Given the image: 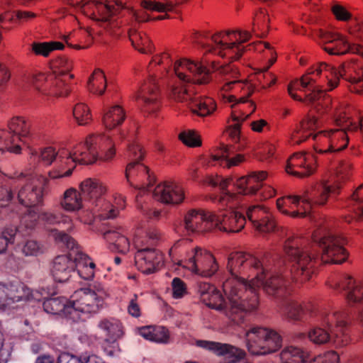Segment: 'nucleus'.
Segmentation results:
<instances>
[{
	"label": "nucleus",
	"instance_id": "obj_1",
	"mask_svg": "<svg viewBox=\"0 0 363 363\" xmlns=\"http://www.w3.org/2000/svg\"><path fill=\"white\" fill-rule=\"evenodd\" d=\"M257 260L246 253L235 252L229 255L228 274L224 277L223 291L225 298L214 286L202 292L201 301L209 308L220 311L235 325L244 323L246 315L257 309L259 299L253 287L247 289L240 274L251 273L256 269Z\"/></svg>",
	"mask_w": 363,
	"mask_h": 363
},
{
	"label": "nucleus",
	"instance_id": "obj_2",
	"mask_svg": "<svg viewBox=\"0 0 363 363\" xmlns=\"http://www.w3.org/2000/svg\"><path fill=\"white\" fill-rule=\"evenodd\" d=\"M172 60L168 52L155 55L150 62L149 76L140 86L136 93V101L144 113L152 114L161 106L160 92L157 79L168 76L171 72Z\"/></svg>",
	"mask_w": 363,
	"mask_h": 363
},
{
	"label": "nucleus",
	"instance_id": "obj_3",
	"mask_svg": "<svg viewBox=\"0 0 363 363\" xmlns=\"http://www.w3.org/2000/svg\"><path fill=\"white\" fill-rule=\"evenodd\" d=\"M72 69V62L60 57L53 62L51 72L33 74L31 84L38 95L43 97H67L71 92L69 83L73 77L70 74Z\"/></svg>",
	"mask_w": 363,
	"mask_h": 363
},
{
	"label": "nucleus",
	"instance_id": "obj_4",
	"mask_svg": "<svg viewBox=\"0 0 363 363\" xmlns=\"http://www.w3.org/2000/svg\"><path fill=\"white\" fill-rule=\"evenodd\" d=\"M216 62H212V67L220 75L218 86L221 91L220 95L225 102L232 103L233 110L242 109L246 111L245 106L252 109L247 99L254 91V87L247 80L240 79V73L238 69L232 65L228 64L216 67Z\"/></svg>",
	"mask_w": 363,
	"mask_h": 363
},
{
	"label": "nucleus",
	"instance_id": "obj_5",
	"mask_svg": "<svg viewBox=\"0 0 363 363\" xmlns=\"http://www.w3.org/2000/svg\"><path fill=\"white\" fill-rule=\"evenodd\" d=\"M303 240L298 235H289L285 242L286 254L294 262L292 267L293 279L300 283L308 281L315 273L317 254L311 247L303 245Z\"/></svg>",
	"mask_w": 363,
	"mask_h": 363
},
{
	"label": "nucleus",
	"instance_id": "obj_6",
	"mask_svg": "<svg viewBox=\"0 0 363 363\" xmlns=\"http://www.w3.org/2000/svg\"><path fill=\"white\" fill-rule=\"evenodd\" d=\"M257 260L256 269L248 274H240L245 279L247 289L253 287L257 294V288L262 286L264 291L269 296L276 299L286 298L291 293L289 282L282 275L276 274L266 279V273L268 272L267 266L256 257L247 253ZM258 297V296H257Z\"/></svg>",
	"mask_w": 363,
	"mask_h": 363
},
{
	"label": "nucleus",
	"instance_id": "obj_7",
	"mask_svg": "<svg viewBox=\"0 0 363 363\" xmlns=\"http://www.w3.org/2000/svg\"><path fill=\"white\" fill-rule=\"evenodd\" d=\"M337 69L325 62L318 63L310 67L306 73L299 80L291 82L288 86V92L294 100H301V98L294 89H305L324 88L325 84L328 85L324 91H332L338 85Z\"/></svg>",
	"mask_w": 363,
	"mask_h": 363
},
{
	"label": "nucleus",
	"instance_id": "obj_8",
	"mask_svg": "<svg viewBox=\"0 0 363 363\" xmlns=\"http://www.w3.org/2000/svg\"><path fill=\"white\" fill-rule=\"evenodd\" d=\"M250 37L251 35L247 31L220 32L211 35V44H208L204 48L206 52L237 60L245 51L243 43L249 40Z\"/></svg>",
	"mask_w": 363,
	"mask_h": 363
},
{
	"label": "nucleus",
	"instance_id": "obj_9",
	"mask_svg": "<svg viewBox=\"0 0 363 363\" xmlns=\"http://www.w3.org/2000/svg\"><path fill=\"white\" fill-rule=\"evenodd\" d=\"M29 121L22 116L11 118L8 122L9 131L0 133V149L20 153L23 145H28L35 139Z\"/></svg>",
	"mask_w": 363,
	"mask_h": 363
},
{
	"label": "nucleus",
	"instance_id": "obj_10",
	"mask_svg": "<svg viewBox=\"0 0 363 363\" xmlns=\"http://www.w3.org/2000/svg\"><path fill=\"white\" fill-rule=\"evenodd\" d=\"M17 179L23 183L17 193L19 203L27 208L41 206L47 194L48 179L33 172H24Z\"/></svg>",
	"mask_w": 363,
	"mask_h": 363
},
{
	"label": "nucleus",
	"instance_id": "obj_11",
	"mask_svg": "<svg viewBox=\"0 0 363 363\" xmlns=\"http://www.w3.org/2000/svg\"><path fill=\"white\" fill-rule=\"evenodd\" d=\"M123 7L121 0L108 1L106 4L97 1H87L80 5L79 11L86 17L98 21L105 30L112 33L120 26V23L114 16L118 14Z\"/></svg>",
	"mask_w": 363,
	"mask_h": 363
},
{
	"label": "nucleus",
	"instance_id": "obj_12",
	"mask_svg": "<svg viewBox=\"0 0 363 363\" xmlns=\"http://www.w3.org/2000/svg\"><path fill=\"white\" fill-rule=\"evenodd\" d=\"M108 296L106 290L100 284H95L88 288L81 289L74 292L72 301V313L76 320L79 318L78 313H96L103 306Z\"/></svg>",
	"mask_w": 363,
	"mask_h": 363
},
{
	"label": "nucleus",
	"instance_id": "obj_13",
	"mask_svg": "<svg viewBox=\"0 0 363 363\" xmlns=\"http://www.w3.org/2000/svg\"><path fill=\"white\" fill-rule=\"evenodd\" d=\"M248 351L255 355L267 354L277 351L281 346V336L274 330L253 327L245 333Z\"/></svg>",
	"mask_w": 363,
	"mask_h": 363
},
{
	"label": "nucleus",
	"instance_id": "obj_14",
	"mask_svg": "<svg viewBox=\"0 0 363 363\" xmlns=\"http://www.w3.org/2000/svg\"><path fill=\"white\" fill-rule=\"evenodd\" d=\"M312 240L321 249L323 262L341 264L347 258L348 254L343 247L345 241L341 237L318 229L313 232Z\"/></svg>",
	"mask_w": 363,
	"mask_h": 363
},
{
	"label": "nucleus",
	"instance_id": "obj_15",
	"mask_svg": "<svg viewBox=\"0 0 363 363\" xmlns=\"http://www.w3.org/2000/svg\"><path fill=\"white\" fill-rule=\"evenodd\" d=\"M172 261L203 277L213 276L218 269V265L213 255L199 247L193 249L184 259H179L173 257Z\"/></svg>",
	"mask_w": 363,
	"mask_h": 363
},
{
	"label": "nucleus",
	"instance_id": "obj_16",
	"mask_svg": "<svg viewBox=\"0 0 363 363\" xmlns=\"http://www.w3.org/2000/svg\"><path fill=\"white\" fill-rule=\"evenodd\" d=\"M323 49L330 55H340L347 52L357 54L363 57V47L359 44H351L343 36L332 33L323 29L315 31Z\"/></svg>",
	"mask_w": 363,
	"mask_h": 363
},
{
	"label": "nucleus",
	"instance_id": "obj_17",
	"mask_svg": "<svg viewBox=\"0 0 363 363\" xmlns=\"http://www.w3.org/2000/svg\"><path fill=\"white\" fill-rule=\"evenodd\" d=\"M279 313L289 321L306 322L318 315V306L312 302L299 303L294 299L283 301Z\"/></svg>",
	"mask_w": 363,
	"mask_h": 363
},
{
	"label": "nucleus",
	"instance_id": "obj_18",
	"mask_svg": "<svg viewBox=\"0 0 363 363\" xmlns=\"http://www.w3.org/2000/svg\"><path fill=\"white\" fill-rule=\"evenodd\" d=\"M173 72L181 81L187 84H207L210 80L208 71L205 67L187 59L176 61Z\"/></svg>",
	"mask_w": 363,
	"mask_h": 363
},
{
	"label": "nucleus",
	"instance_id": "obj_19",
	"mask_svg": "<svg viewBox=\"0 0 363 363\" xmlns=\"http://www.w3.org/2000/svg\"><path fill=\"white\" fill-rule=\"evenodd\" d=\"M338 80L340 77L348 82L350 91L356 94L363 92V62L357 59H351L343 62L337 69Z\"/></svg>",
	"mask_w": 363,
	"mask_h": 363
},
{
	"label": "nucleus",
	"instance_id": "obj_20",
	"mask_svg": "<svg viewBox=\"0 0 363 363\" xmlns=\"http://www.w3.org/2000/svg\"><path fill=\"white\" fill-rule=\"evenodd\" d=\"M245 224V216L239 212L233 211L213 212V230L235 233L241 231Z\"/></svg>",
	"mask_w": 363,
	"mask_h": 363
},
{
	"label": "nucleus",
	"instance_id": "obj_21",
	"mask_svg": "<svg viewBox=\"0 0 363 363\" xmlns=\"http://www.w3.org/2000/svg\"><path fill=\"white\" fill-rule=\"evenodd\" d=\"M31 296V290L23 282L0 283L1 309H5L15 302L28 300Z\"/></svg>",
	"mask_w": 363,
	"mask_h": 363
},
{
	"label": "nucleus",
	"instance_id": "obj_22",
	"mask_svg": "<svg viewBox=\"0 0 363 363\" xmlns=\"http://www.w3.org/2000/svg\"><path fill=\"white\" fill-rule=\"evenodd\" d=\"M315 164L316 160L313 155L296 152L288 159L286 172L299 178L308 177L314 172Z\"/></svg>",
	"mask_w": 363,
	"mask_h": 363
},
{
	"label": "nucleus",
	"instance_id": "obj_23",
	"mask_svg": "<svg viewBox=\"0 0 363 363\" xmlns=\"http://www.w3.org/2000/svg\"><path fill=\"white\" fill-rule=\"evenodd\" d=\"M213 211L204 209H191L184 217L186 230L191 233H203L213 230Z\"/></svg>",
	"mask_w": 363,
	"mask_h": 363
},
{
	"label": "nucleus",
	"instance_id": "obj_24",
	"mask_svg": "<svg viewBox=\"0 0 363 363\" xmlns=\"http://www.w3.org/2000/svg\"><path fill=\"white\" fill-rule=\"evenodd\" d=\"M125 178L130 186L138 189H147L155 182L154 177L149 174L148 167L138 161L128 163Z\"/></svg>",
	"mask_w": 363,
	"mask_h": 363
},
{
	"label": "nucleus",
	"instance_id": "obj_25",
	"mask_svg": "<svg viewBox=\"0 0 363 363\" xmlns=\"http://www.w3.org/2000/svg\"><path fill=\"white\" fill-rule=\"evenodd\" d=\"M246 216L255 230L269 233L275 228V221L268 209L263 205H252L247 208Z\"/></svg>",
	"mask_w": 363,
	"mask_h": 363
},
{
	"label": "nucleus",
	"instance_id": "obj_26",
	"mask_svg": "<svg viewBox=\"0 0 363 363\" xmlns=\"http://www.w3.org/2000/svg\"><path fill=\"white\" fill-rule=\"evenodd\" d=\"M134 259L137 269L146 274L155 273L163 265V255L155 248L136 251Z\"/></svg>",
	"mask_w": 363,
	"mask_h": 363
},
{
	"label": "nucleus",
	"instance_id": "obj_27",
	"mask_svg": "<svg viewBox=\"0 0 363 363\" xmlns=\"http://www.w3.org/2000/svg\"><path fill=\"white\" fill-rule=\"evenodd\" d=\"M79 189L89 208L97 206L107 191L106 186L95 178H86L79 184Z\"/></svg>",
	"mask_w": 363,
	"mask_h": 363
},
{
	"label": "nucleus",
	"instance_id": "obj_28",
	"mask_svg": "<svg viewBox=\"0 0 363 363\" xmlns=\"http://www.w3.org/2000/svg\"><path fill=\"white\" fill-rule=\"evenodd\" d=\"M155 200L167 204H179L184 199V191L182 186L172 182H164L154 189Z\"/></svg>",
	"mask_w": 363,
	"mask_h": 363
},
{
	"label": "nucleus",
	"instance_id": "obj_29",
	"mask_svg": "<svg viewBox=\"0 0 363 363\" xmlns=\"http://www.w3.org/2000/svg\"><path fill=\"white\" fill-rule=\"evenodd\" d=\"M72 155L69 150L63 148L58 150L55 165L48 172L49 179H60L70 177L72 175L77 164Z\"/></svg>",
	"mask_w": 363,
	"mask_h": 363
},
{
	"label": "nucleus",
	"instance_id": "obj_30",
	"mask_svg": "<svg viewBox=\"0 0 363 363\" xmlns=\"http://www.w3.org/2000/svg\"><path fill=\"white\" fill-rule=\"evenodd\" d=\"M185 0L172 1L165 0L164 1H156L155 0H143L141 2L143 9L138 11L131 10L130 14L133 16L137 23H143L149 21L150 16L145 10L155 11L158 12H166L172 11L176 4H182Z\"/></svg>",
	"mask_w": 363,
	"mask_h": 363
},
{
	"label": "nucleus",
	"instance_id": "obj_31",
	"mask_svg": "<svg viewBox=\"0 0 363 363\" xmlns=\"http://www.w3.org/2000/svg\"><path fill=\"white\" fill-rule=\"evenodd\" d=\"M340 189V185H333L328 182H324L302 196V203L305 207H307V203H310L311 210L313 205H324L330 196L339 193Z\"/></svg>",
	"mask_w": 363,
	"mask_h": 363
},
{
	"label": "nucleus",
	"instance_id": "obj_32",
	"mask_svg": "<svg viewBox=\"0 0 363 363\" xmlns=\"http://www.w3.org/2000/svg\"><path fill=\"white\" fill-rule=\"evenodd\" d=\"M302 201V196H288L278 199L277 200V208L283 214L289 216L292 218H303L308 216L311 212V205L307 203L306 206L303 203L297 211L293 209L298 206L299 202Z\"/></svg>",
	"mask_w": 363,
	"mask_h": 363
},
{
	"label": "nucleus",
	"instance_id": "obj_33",
	"mask_svg": "<svg viewBox=\"0 0 363 363\" xmlns=\"http://www.w3.org/2000/svg\"><path fill=\"white\" fill-rule=\"evenodd\" d=\"M75 267V262L69 255H58L51 263L50 272L55 281L66 282L71 277Z\"/></svg>",
	"mask_w": 363,
	"mask_h": 363
},
{
	"label": "nucleus",
	"instance_id": "obj_34",
	"mask_svg": "<svg viewBox=\"0 0 363 363\" xmlns=\"http://www.w3.org/2000/svg\"><path fill=\"white\" fill-rule=\"evenodd\" d=\"M196 345L213 351L218 355H225L229 357H232L233 358L231 361L232 363L236 362L238 360L244 358L245 356L244 350L228 344L206 340H199L196 342Z\"/></svg>",
	"mask_w": 363,
	"mask_h": 363
},
{
	"label": "nucleus",
	"instance_id": "obj_35",
	"mask_svg": "<svg viewBox=\"0 0 363 363\" xmlns=\"http://www.w3.org/2000/svg\"><path fill=\"white\" fill-rule=\"evenodd\" d=\"M266 171L253 172L246 177L239 178L235 183L239 194L245 195L255 194L262 185V181L267 177Z\"/></svg>",
	"mask_w": 363,
	"mask_h": 363
},
{
	"label": "nucleus",
	"instance_id": "obj_36",
	"mask_svg": "<svg viewBox=\"0 0 363 363\" xmlns=\"http://www.w3.org/2000/svg\"><path fill=\"white\" fill-rule=\"evenodd\" d=\"M351 107L345 102H337L335 105L333 113L334 122L337 125H342L345 123L348 126V130L357 131L359 130L363 135V116L358 123L350 121Z\"/></svg>",
	"mask_w": 363,
	"mask_h": 363
},
{
	"label": "nucleus",
	"instance_id": "obj_37",
	"mask_svg": "<svg viewBox=\"0 0 363 363\" xmlns=\"http://www.w3.org/2000/svg\"><path fill=\"white\" fill-rule=\"evenodd\" d=\"M343 128L330 129L328 130V138L321 137L322 142L326 140L328 142L327 150H331V152H337L345 149L349 143V138L346 133V129L348 130V126L342 125Z\"/></svg>",
	"mask_w": 363,
	"mask_h": 363
},
{
	"label": "nucleus",
	"instance_id": "obj_38",
	"mask_svg": "<svg viewBox=\"0 0 363 363\" xmlns=\"http://www.w3.org/2000/svg\"><path fill=\"white\" fill-rule=\"evenodd\" d=\"M162 235L157 229L144 231L138 229L133 238V245L137 251L154 249V246L161 240Z\"/></svg>",
	"mask_w": 363,
	"mask_h": 363
},
{
	"label": "nucleus",
	"instance_id": "obj_39",
	"mask_svg": "<svg viewBox=\"0 0 363 363\" xmlns=\"http://www.w3.org/2000/svg\"><path fill=\"white\" fill-rule=\"evenodd\" d=\"M45 312L53 315L63 314L71 319L76 320L72 313V301H68L65 297H52L45 300L43 303Z\"/></svg>",
	"mask_w": 363,
	"mask_h": 363
},
{
	"label": "nucleus",
	"instance_id": "obj_40",
	"mask_svg": "<svg viewBox=\"0 0 363 363\" xmlns=\"http://www.w3.org/2000/svg\"><path fill=\"white\" fill-rule=\"evenodd\" d=\"M125 233V228L120 227L107 230L104 233V238L109 243L113 250L125 254L129 251L130 245Z\"/></svg>",
	"mask_w": 363,
	"mask_h": 363
},
{
	"label": "nucleus",
	"instance_id": "obj_41",
	"mask_svg": "<svg viewBox=\"0 0 363 363\" xmlns=\"http://www.w3.org/2000/svg\"><path fill=\"white\" fill-rule=\"evenodd\" d=\"M318 125V118L314 116L308 115L291 134V143L294 145H299L306 140L310 136L313 135V131Z\"/></svg>",
	"mask_w": 363,
	"mask_h": 363
},
{
	"label": "nucleus",
	"instance_id": "obj_42",
	"mask_svg": "<svg viewBox=\"0 0 363 363\" xmlns=\"http://www.w3.org/2000/svg\"><path fill=\"white\" fill-rule=\"evenodd\" d=\"M99 326L105 335L104 344H114L125 333L122 323L116 319H104Z\"/></svg>",
	"mask_w": 363,
	"mask_h": 363
},
{
	"label": "nucleus",
	"instance_id": "obj_43",
	"mask_svg": "<svg viewBox=\"0 0 363 363\" xmlns=\"http://www.w3.org/2000/svg\"><path fill=\"white\" fill-rule=\"evenodd\" d=\"M84 198L80 192L74 187L67 189L60 199L61 207L68 212H75L84 207Z\"/></svg>",
	"mask_w": 363,
	"mask_h": 363
},
{
	"label": "nucleus",
	"instance_id": "obj_44",
	"mask_svg": "<svg viewBox=\"0 0 363 363\" xmlns=\"http://www.w3.org/2000/svg\"><path fill=\"white\" fill-rule=\"evenodd\" d=\"M250 106L252 107V110L250 111H242V109L232 111L231 118L228 123L229 124V134L235 140L239 138L242 122L245 121L256 109V106L254 103H250Z\"/></svg>",
	"mask_w": 363,
	"mask_h": 363
},
{
	"label": "nucleus",
	"instance_id": "obj_45",
	"mask_svg": "<svg viewBox=\"0 0 363 363\" xmlns=\"http://www.w3.org/2000/svg\"><path fill=\"white\" fill-rule=\"evenodd\" d=\"M279 355L281 363H306L310 360L308 351L293 345L285 347Z\"/></svg>",
	"mask_w": 363,
	"mask_h": 363
},
{
	"label": "nucleus",
	"instance_id": "obj_46",
	"mask_svg": "<svg viewBox=\"0 0 363 363\" xmlns=\"http://www.w3.org/2000/svg\"><path fill=\"white\" fill-rule=\"evenodd\" d=\"M125 117V112L123 107L115 105L104 110L102 123L106 129L112 130L121 125Z\"/></svg>",
	"mask_w": 363,
	"mask_h": 363
},
{
	"label": "nucleus",
	"instance_id": "obj_47",
	"mask_svg": "<svg viewBox=\"0 0 363 363\" xmlns=\"http://www.w3.org/2000/svg\"><path fill=\"white\" fill-rule=\"evenodd\" d=\"M120 139L123 140V133L118 135H111L109 134H93L90 135L86 138V142L89 147H91L92 150L96 152L98 155V150L103 151L106 149L110 145H111L114 140Z\"/></svg>",
	"mask_w": 363,
	"mask_h": 363
},
{
	"label": "nucleus",
	"instance_id": "obj_48",
	"mask_svg": "<svg viewBox=\"0 0 363 363\" xmlns=\"http://www.w3.org/2000/svg\"><path fill=\"white\" fill-rule=\"evenodd\" d=\"M229 155L228 147L223 145L217 153L211 155L208 164L216 165L217 162L219 165L230 168L232 166L239 165L244 161V156L242 155L238 154L231 159L228 158Z\"/></svg>",
	"mask_w": 363,
	"mask_h": 363
},
{
	"label": "nucleus",
	"instance_id": "obj_49",
	"mask_svg": "<svg viewBox=\"0 0 363 363\" xmlns=\"http://www.w3.org/2000/svg\"><path fill=\"white\" fill-rule=\"evenodd\" d=\"M128 35L133 46L139 52L144 54H151L154 51V46L145 33L139 32L135 28H130L128 31Z\"/></svg>",
	"mask_w": 363,
	"mask_h": 363
},
{
	"label": "nucleus",
	"instance_id": "obj_50",
	"mask_svg": "<svg viewBox=\"0 0 363 363\" xmlns=\"http://www.w3.org/2000/svg\"><path fill=\"white\" fill-rule=\"evenodd\" d=\"M73 159L76 164H90L94 163L97 157L96 152L89 147L87 143L77 145L73 150L71 151Z\"/></svg>",
	"mask_w": 363,
	"mask_h": 363
},
{
	"label": "nucleus",
	"instance_id": "obj_51",
	"mask_svg": "<svg viewBox=\"0 0 363 363\" xmlns=\"http://www.w3.org/2000/svg\"><path fill=\"white\" fill-rule=\"evenodd\" d=\"M139 333L146 340L158 343H166L169 337L168 330L162 326H144L139 329Z\"/></svg>",
	"mask_w": 363,
	"mask_h": 363
},
{
	"label": "nucleus",
	"instance_id": "obj_52",
	"mask_svg": "<svg viewBox=\"0 0 363 363\" xmlns=\"http://www.w3.org/2000/svg\"><path fill=\"white\" fill-rule=\"evenodd\" d=\"M216 109V102L211 97L196 99L191 106L192 113L201 117L210 116L213 114Z\"/></svg>",
	"mask_w": 363,
	"mask_h": 363
},
{
	"label": "nucleus",
	"instance_id": "obj_53",
	"mask_svg": "<svg viewBox=\"0 0 363 363\" xmlns=\"http://www.w3.org/2000/svg\"><path fill=\"white\" fill-rule=\"evenodd\" d=\"M296 91H303L306 92L307 91H309V94H306L304 98H302L301 96H299L301 98V101H303L306 103H313L318 100L321 99V102H319L316 106L317 111H320V107L324 108L325 111H327V108H328V106L331 103V99L329 96H326L324 95L323 91H325L322 88H316V89H305L303 90L300 87V89H294V92Z\"/></svg>",
	"mask_w": 363,
	"mask_h": 363
},
{
	"label": "nucleus",
	"instance_id": "obj_54",
	"mask_svg": "<svg viewBox=\"0 0 363 363\" xmlns=\"http://www.w3.org/2000/svg\"><path fill=\"white\" fill-rule=\"evenodd\" d=\"M233 179L230 177L223 179L221 178L219 187L222 191L220 196H212L211 199L215 202L220 203L222 206H229L232 208L234 205L233 201L237 198V195L233 193H230L227 188L231 184Z\"/></svg>",
	"mask_w": 363,
	"mask_h": 363
},
{
	"label": "nucleus",
	"instance_id": "obj_55",
	"mask_svg": "<svg viewBox=\"0 0 363 363\" xmlns=\"http://www.w3.org/2000/svg\"><path fill=\"white\" fill-rule=\"evenodd\" d=\"M106 79L101 69H95L90 77L87 87L90 92L96 95H102L106 88Z\"/></svg>",
	"mask_w": 363,
	"mask_h": 363
},
{
	"label": "nucleus",
	"instance_id": "obj_56",
	"mask_svg": "<svg viewBox=\"0 0 363 363\" xmlns=\"http://www.w3.org/2000/svg\"><path fill=\"white\" fill-rule=\"evenodd\" d=\"M354 279L347 274H335L329 277L327 285L333 290L341 292H347L352 285Z\"/></svg>",
	"mask_w": 363,
	"mask_h": 363
},
{
	"label": "nucleus",
	"instance_id": "obj_57",
	"mask_svg": "<svg viewBox=\"0 0 363 363\" xmlns=\"http://www.w3.org/2000/svg\"><path fill=\"white\" fill-rule=\"evenodd\" d=\"M319 319L323 325L330 328L334 325L335 329L346 327L347 325L346 315L340 312L321 313Z\"/></svg>",
	"mask_w": 363,
	"mask_h": 363
},
{
	"label": "nucleus",
	"instance_id": "obj_58",
	"mask_svg": "<svg viewBox=\"0 0 363 363\" xmlns=\"http://www.w3.org/2000/svg\"><path fill=\"white\" fill-rule=\"evenodd\" d=\"M269 21V16L264 11H259L254 18L252 31L260 38L265 37L268 33Z\"/></svg>",
	"mask_w": 363,
	"mask_h": 363
},
{
	"label": "nucleus",
	"instance_id": "obj_59",
	"mask_svg": "<svg viewBox=\"0 0 363 363\" xmlns=\"http://www.w3.org/2000/svg\"><path fill=\"white\" fill-rule=\"evenodd\" d=\"M21 251L26 257H38L45 253V247L38 240L29 239L22 244Z\"/></svg>",
	"mask_w": 363,
	"mask_h": 363
},
{
	"label": "nucleus",
	"instance_id": "obj_60",
	"mask_svg": "<svg viewBox=\"0 0 363 363\" xmlns=\"http://www.w3.org/2000/svg\"><path fill=\"white\" fill-rule=\"evenodd\" d=\"M73 116L79 125H84L91 121V114L89 108L83 103L77 104L73 108Z\"/></svg>",
	"mask_w": 363,
	"mask_h": 363
},
{
	"label": "nucleus",
	"instance_id": "obj_61",
	"mask_svg": "<svg viewBox=\"0 0 363 363\" xmlns=\"http://www.w3.org/2000/svg\"><path fill=\"white\" fill-rule=\"evenodd\" d=\"M352 173V164L349 161H340L335 169V181L333 185H340L348 180Z\"/></svg>",
	"mask_w": 363,
	"mask_h": 363
},
{
	"label": "nucleus",
	"instance_id": "obj_62",
	"mask_svg": "<svg viewBox=\"0 0 363 363\" xmlns=\"http://www.w3.org/2000/svg\"><path fill=\"white\" fill-rule=\"evenodd\" d=\"M194 84H187L174 86L172 90V98L177 101H184L192 99Z\"/></svg>",
	"mask_w": 363,
	"mask_h": 363
},
{
	"label": "nucleus",
	"instance_id": "obj_63",
	"mask_svg": "<svg viewBox=\"0 0 363 363\" xmlns=\"http://www.w3.org/2000/svg\"><path fill=\"white\" fill-rule=\"evenodd\" d=\"M26 213H25L21 220V227L26 230H32L38 225V220H40V212L36 208H29Z\"/></svg>",
	"mask_w": 363,
	"mask_h": 363
},
{
	"label": "nucleus",
	"instance_id": "obj_64",
	"mask_svg": "<svg viewBox=\"0 0 363 363\" xmlns=\"http://www.w3.org/2000/svg\"><path fill=\"white\" fill-rule=\"evenodd\" d=\"M346 300L349 303H358L363 301V281L354 280L346 293Z\"/></svg>",
	"mask_w": 363,
	"mask_h": 363
}]
</instances>
